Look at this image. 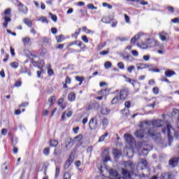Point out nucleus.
<instances>
[{
    "instance_id": "obj_1",
    "label": "nucleus",
    "mask_w": 179,
    "mask_h": 179,
    "mask_svg": "<svg viewBox=\"0 0 179 179\" xmlns=\"http://www.w3.org/2000/svg\"><path fill=\"white\" fill-rule=\"evenodd\" d=\"M163 125H164V122L162 120L143 122L140 124L142 129L137 130L135 132V136L139 139H142V138H145V139L152 138L157 143H163L162 134L156 132V128H160Z\"/></svg>"
},
{
    "instance_id": "obj_2",
    "label": "nucleus",
    "mask_w": 179,
    "mask_h": 179,
    "mask_svg": "<svg viewBox=\"0 0 179 179\" xmlns=\"http://www.w3.org/2000/svg\"><path fill=\"white\" fill-rule=\"evenodd\" d=\"M173 132H174V129L173 128V127H171V124H169V123H166V127L162 129V133L166 134L169 141H171V139L173 138Z\"/></svg>"
},
{
    "instance_id": "obj_3",
    "label": "nucleus",
    "mask_w": 179,
    "mask_h": 179,
    "mask_svg": "<svg viewBox=\"0 0 179 179\" xmlns=\"http://www.w3.org/2000/svg\"><path fill=\"white\" fill-rule=\"evenodd\" d=\"M97 120H99V116L95 115L93 118L90 120L89 122V128L92 130L97 129V127L99 126V122H97Z\"/></svg>"
},
{
    "instance_id": "obj_4",
    "label": "nucleus",
    "mask_w": 179,
    "mask_h": 179,
    "mask_svg": "<svg viewBox=\"0 0 179 179\" xmlns=\"http://www.w3.org/2000/svg\"><path fill=\"white\" fill-rule=\"evenodd\" d=\"M129 94V90L128 88H122L119 91V97L120 100H125Z\"/></svg>"
},
{
    "instance_id": "obj_5",
    "label": "nucleus",
    "mask_w": 179,
    "mask_h": 179,
    "mask_svg": "<svg viewBox=\"0 0 179 179\" xmlns=\"http://www.w3.org/2000/svg\"><path fill=\"white\" fill-rule=\"evenodd\" d=\"M158 36H159L161 41H169V40H170V35L164 31L159 32Z\"/></svg>"
},
{
    "instance_id": "obj_6",
    "label": "nucleus",
    "mask_w": 179,
    "mask_h": 179,
    "mask_svg": "<svg viewBox=\"0 0 179 179\" xmlns=\"http://www.w3.org/2000/svg\"><path fill=\"white\" fill-rule=\"evenodd\" d=\"M124 139L126 142L129 143V145H130L131 146H132V145H134V143H135V139L132 138V136L128 134H124Z\"/></svg>"
},
{
    "instance_id": "obj_7",
    "label": "nucleus",
    "mask_w": 179,
    "mask_h": 179,
    "mask_svg": "<svg viewBox=\"0 0 179 179\" xmlns=\"http://www.w3.org/2000/svg\"><path fill=\"white\" fill-rule=\"evenodd\" d=\"M66 149L69 150L73 146V141L72 138H66L65 142Z\"/></svg>"
},
{
    "instance_id": "obj_8",
    "label": "nucleus",
    "mask_w": 179,
    "mask_h": 179,
    "mask_svg": "<svg viewBox=\"0 0 179 179\" xmlns=\"http://www.w3.org/2000/svg\"><path fill=\"white\" fill-rule=\"evenodd\" d=\"M179 157H173L169 160V166L171 167H176L178 164Z\"/></svg>"
},
{
    "instance_id": "obj_9",
    "label": "nucleus",
    "mask_w": 179,
    "mask_h": 179,
    "mask_svg": "<svg viewBox=\"0 0 179 179\" xmlns=\"http://www.w3.org/2000/svg\"><path fill=\"white\" fill-rule=\"evenodd\" d=\"M19 10L20 12H22V13H24V15H27V12H29L27 7L23 5L22 3H20Z\"/></svg>"
},
{
    "instance_id": "obj_10",
    "label": "nucleus",
    "mask_w": 179,
    "mask_h": 179,
    "mask_svg": "<svg viewBox=\"0 0 179 179\" xmlns=\"http://www.w3.org/2000/svg\"><path fill=\"white\" fill-rule=\"evenodd\" d=\"M72 162H73V158L72 157V155H70L64 164L65 170L69 169V166L72 164Z\"/></svg>"
},
{
    "instance_id": "obj_11",
    "label": "nucleus",
    "mask_w": 179,
    "mask_h": 179,
    "mask_svg": "<svg viewBox=\"0 0 179 179\" xmlns=\"http://www.w3.org/2000/svg\"><path fill=\"white\" fill-rule=\"evenodd\" d=\"M109 174L112 178L110 179H116L120 175L118 174V171L115 169H110L109 171Z\"/></svg>"
},
{
    "instance_id": "obj_12",
    "label": "nucleus",
    "mask_w": 179,
    "mask_h": 179,
    "mask_svg": "<svg viewBox=\"0 0 179 179\" xmlns=\"http://www.w3.org/2000/svg\"><path fill=\"white\" fill-rule=\"evenodd\" d=\"M150 66H152L150 64L140 63L137 64V69H148V68H150Z\"/></svg>"
},
{
    "instance_id": "obj_13",
    "label": "nucleus",
    "mask_w": 179,
    "mask_h": 179,
    "mask_svg": "<svg viewBox=\"0 0 179 179\" xmlns=\"http://www.w3.org/2000/svg\"><path fill=\"white\" fill-rule=\"evenodd\" d=\"M142 36H143V33L139 32L138 34H136L134 37H133L131 39V44H134L136 40H139L141 37H142Z\"/></svg>"
},
{
    "instance_id": "obj_14",
    "label": "nucleus",
    "mask_w": 179,
    "mask_h": 179,
    "mask_svg": "<svg viewBox=\"0 0 179 179\" xmlns=\"http://www.w3.org/2000/svg\"><path fill=\"white\" fill-rule=\"evenodd\" d=\"M68 100L71 102L75 101L76 100V94L73 92H71L68 95Z\"/></svg>"
},
{
    "instance_id": "obj_15",
    "label": "nucleus",
    "mask_w": 179,
    "mask_h": 179,
    "mask_svg": "<svg viewBox=\"0 0 179 179\" xmlns=\"http://www.w3.org/2000/svg\"><path fill=\"white\" fill-rule=\"evenodd\" d=\"M102 157L103 159V162H109V160H110V155H108V151L107 150H105L103 152Z\"/></svg>"
},
{
    "instance_id": "obj_16",
    "label": "nucleus",
    "mask_w": 179,
    "mask_h": 179,
    "mask_svg": "<svg viewBox=\"0 0 179 179\" xmlns=\"http://www.w3.org/2000/svg\"><path fill=\"white\" fill-rule=\"evenodd\" d=\"M152 146L147 145L146 148H143L142 155H143V156H148V153H149V152H150V150H152Z\"/></svg>"
},
{
    "instance_id": "obj_17",
    "label": "nucleus",
    "mask_w": 179,
    "mask_h": 179,
    "mask_svg": "<svg viewBox=\"0 0 179 179\" xmlns=\"http://www.w3.org/2000/svg\"><path fill=\"white\" fill-rule=\"evenodd\" d=\"M99 108H100L99 103H94L88 106V110H99Z\"/></svg>"
},
{
    "instance_id": "obj_18",
    "label": "nucleus",
    "mask_w": 179,
    "mask_h": 179,
    "mask_svg": "<svg viewBox=\"0 0 179 179\" xmlns=\"http://www.w3.org/2000/svg\"><path fill=\"white\" fill-rule=\"evenodd\" d=\"M11 141L13 145V152L15 153V155H16V153L19 152V150L17 149V148L15 147L16 143H17V140L16 138H13Z\"/></svg>"
},
{
    "instance_id": "obj_19",
    "label": "nucleus",
    "mask_w": 179,
    "mask_h": 179,
    "mask_svg": "<svg viewBox=\"0 0 179 179\" xmlns=\"http://www.w3.org/2000/svg\"><path fill=\"white\" fill-rule=\"evenodd\" d=\"M3 20H4V22L3 23V27H8V23L9 22H12V18L9 17H7V16H4L3 17Z\"/></svg>"
},
{
    "instance_id": "obj_20",
    "label": "nucleus",
    "mask_w": 179,
    "mask_h": 179,
    "mask_svg": "<svg viewBox=\"0 0 179 179\" xmlns=\"http://www.w3.org/2000/svg\"><path fill=\"white\" fill-rule=\"evenodd\" d=\"M176 75V71L171 70H166L165 71V76L166 78H171V76H174Z\"/></svg>"
},
{
    "instance_id": "obj_21",
    "label": "nucleus",
    "mask_w": 179,
    "mask_h": 179,
    "mask_svg": "<svg viewBox=\"0 0 179 179\" xmlns=\"http://www.w3.org/2000/svg\"><path fill=\"white\" fill-rule=\"evenodd\" d=\"M101 113L103 115H108V114H110V109H108L106 107L102 106L101 110Z\"/></svg>"
},
{
    "instance_id": "obj_22",
    "label": "nucleus",
    "mask_w": 179,
    "mask_h": 179,
    "mask_svg": "<svg viewBox=\"0 0 179 179\" xmlns=\"http://www.w3.org/2000/svg\"><path fill=\"white\" fill-rule=\"evenodd\" d=\"M171 174H170V173L164 172V173H161L160 178L161 179H171Z\"/></svg>"
},
{
    "instance_id": "obj_23",
    "label": "nucleus",
    "mask_w": 179,
    "mask_h": 179,
    "mask_svg": "<svg viewBox=\"0 0 179 179\" xmlns=\"http://www.w3.org/2000/svg\"><path fill=\"white\" fill-rule=\"evenodd\" d=\"M101 124L103 125V129H106L107 128V127L108 126V124H109L108 119H107V118L102 119L101 120Z\"/></svg>"
},
{
    "instance_id": "obj_24",
    "label": "nucleus",
    "mask_w": 179,
    "mask_h": 179,
    "mask_svg": "<svg viewBox=\"0 0 179 179\" xmlns=\"http://www.w3.org/2000/svg\"><path fill=\"white\" fill-rule=\"evenodd\" d=\"M124 79H126V82L130 83L131 85H132V86L135 87V83H136V81H135V80L131 79L125 76H124Z\"/></svg>"
},
{
    "instance_id": "obj_25",
    "label": "nucleus",
    "mask_w": 179,
    "mask_h": 179,
    "mask_svg": "<svg viewBox=\"0 0 179 179\" xmlns=\"http://www.w3.org/2000/svg\"><path fill=\"white\" fill-rule=\"evenodd\" d=\"M50 146L52 148H57L58 146V141L51 140L50 142Z\"/></svg>"
},
{
    "instance_id": "obj_26",
    "label": "nucleus",
    "mask_w": 179,
    "mask_h": 179,
    "mask_svg": "<svg viewBox=\"0 0 179 179\" xmlns=\"http://www.w3.org/2000/svg\"><path fill=\"white\" fill-rule=\"evenodd\" d=\"M23 22L25 24H27V26H28V27H31V24H32V22L30 20V19L29 18H24L23 20Z\"/></svg>"
},
{
    "instance_id": "obj_27",
    "label": "nucleus",
    "mask_w": 179,
    "mask_h": 179,
    "mask_svg": "<svg viewBox=\"0 0 179 179\" xmlns=\"http://www.w3.org/2000/svg\"><path fill=\"white\" fill-rule=\"evenodd\" d=\"M55 96H52L49 98L48 101L50 103L49 108L54 104V101H55Z\"/></svg>"
},
{
    "instance_id": "obj_28",
    "label": "nucleus",
    "mask_w": 179,
    "mask_h": 179,
    "mask_svg": "<svg viewBox=\"0 0 179 179\" xmlns=\"http://www.w3.org/2000/svg\"><path fill=\"white\" fill-rule=\"evenodd\" d=\"M76 80H77V82H80L78 85L79 86H80L82 83H83V81L85 80V77L76 76Z\"/></svg>"
},
{
    "instance_id": "obj_29",
    "label": "nucleus",
    "mask_w": 179,
    "mask_h": 179,
    "mask_svg": "<svg viewBox=\"0 0 179 179\" xmlns=\"http://www.w3.org/2000/svg\"><path fill=\"white\" fill-rule=\"evenodd\" d=\"M22 43H23L24 45H27V44H29V43H30V37L26 36V37L23 38Z\"/></svg>"
},
{
    "instance_id": "obj_30",
    "label": "nucleus",
    "mask_w": 179,
    "mask_h": 179,
    "mask_svg": "<svg viewBox=\"0 0 179 179\" xmlns=\"http://www.w3.org/2000/svg\"><path fill=\"white\" fill-rule=\"evenodd\" d=\"M56 40L57 43H62L64 40H65V37L64 35H59L56 36Z\"/></svg>"
},
{
    "instance_id": "obj_31",
    "label": "nucleus",
    "mask_w": 179,
    "mask_h": 179,
    "mask_svg": "<svg viewBox=\"0 0 179 179\" xmlns=\"http://www.w3.org/2000/svg\"><path fill=\"white\" fill-rule=\"evenodd\" d=\"M120 100H121L120 99V96H118V95L115 96L111 101L112 104H117V103H118L120 101Z\"/></svg>"
},
{
    "instance_id": "obj_32",
    "label": "nucleus",
    "mask_w": 179,
    "mask_h": 179,
    "mask_svg": "<svg viewBox=\"0 0 179 179\" xmlns=\"http://www.w3.org/2000/svg\"><path fill=\"white\" fill-rule=\"evenodd\" d=\"M137 46L139 47L140 48H142V50H146L149 48V45L145 44V43H142L141 45L138 43Z\"/></svg>"
},
{
    "instance_id": "obj_33",
    "label": "nucleus",
    "mask_w": 179,
    "mask_h": 179,
    "mask_svg": "<svg viewBox=\"0 0 179 179\" xmlns=\"http://www.w3.org/2000/svg\"><path fill=\"white\" fill-rule=\"evenodd\" d=\"M107 136H108V133L106 132V133H105V134L102 135L99 138L98 142H104V139H106V138H107Z\"/></svg>"
},
{
    "instance_id": "obj_34",
    "label": "nucleus",
    "mask_w": 179,
    "mask_h": 179,
    "mask_svg": "<svg viewBox=\"0 0 179 179\" xmlns=\"http://www.w3.org/2000/svg\"><path fill=\"white\" fill-rule=\"evenodd\" d=\"M172 115H178V122H179V110L175 108L172 111Z\"/></svg>"
},
{
    "instance_id": "obj_35",
    "label": "nucleus",
    "mask_w": 179,
    "mask_h": 179,
    "mask_svg": "<svg viewBox=\"0 0 179 179\" xmlns=\"http://www.w3.org/2000/svg\"><path fill=\"white\" fill-rule=\"evenodd\" d=\"M113 66V64H111V62H106L104 63V66L106 69H108V68H111Z\"/></svg>"
},
{
    "instance_id": "obj_36",
    "label": "nucleus",
    "mask_w": 179,
    "mask_h": 179,
    "mask_svg": "<svg viewBox=\"0 0 179 179\" xmlns=\"http://www.w3.org/2000/svg\"><path fill=\"white\" fill-rule=\"evenodd\" d=\"M139 164H143L145 167H148V161L145 159H142Z\"/></svg>"
},
{
    "instance_id": "obj_37",
    "label": "nucleus",
    "mask_w": 179,
    "mask_h": 179,
    "mask_svg": "<svg viewBox=\"0 0 179 179\" xmlns=\"http://www.w3.org/2000/svg\"><path fill=\"white\" fill-rule=\"evenodd\" d=\"M10 66L13 67L14 69H16L19 66V63L17 62H12L10 64Z\"/></svg>"
},
{
    "instance_id": "obj_38",
    "label": "nucleus",
    "mask_w": 179,
    "mask_h": 179,
    "mask_svg": "<svg viewBox=\"0 0 179 179\" xmlns=\"http://www.w3.org/2000/svg\"><path fill=\"white\" fill-rule=\"evenodd\" d=\"M49 15H50V16L51 20H52L53 22H57V16H56L55 15H54V14H52V13H50Z\"/></svg>"
},
{
    "instance_id": "obj_39",
    "label": "nucleus",
    "mask_w": 179,
    "mask_h": 179,
    "mask_svg": "<svg viewBox=\"0 0 179 179\" xmlns=\"http://www.w3.org/2000/svg\"><path fill=\"white\" fill-rule=\"evenodd\" d=\"M43 154L45 155V156H48V155H50V148L49 147L45 148L43 150Z\"/></svg>"
},
{
    "instance_id": "obj_40",
    "label": "nucleus",
    "mask_w": 179,
    "mask_h": 179,
    "mask_svg": "<svg viewBox=\"0 0 179 179\" xmlns=\"http://www.w3.org/2000/svg\"><path fill=\"white\" fill-rule=\"evenodd\" d=\"M77 45L80 47L81 50H83L85 48V43L83 42L78 41V43H77Z\"/></svg>"
},
{
    "instance_id": "obj_41",
    "label": "nucleus",
    "mask_w": 179,
    "mask_h": 179,
    "mask_svg": "<svg viewBox=\"0 0 179 179\" xmlns=\"http://www.w3.org/2000/svg\"><path fill=\"white\" fill-rule=\"evenodd\" d=\"M83 31H85V33H87V34L93 33V31L87 29V27H83Z\"/></svg>"
},
{
    "instance_id": "obj_42",
    "label": "nucleus",
    "mask_w": 179,
    "mask_h": 179,
    "mask_svg": "<svg viewBox=\"0 0 179 179\" xmlns=\"http://www.w3.org/2000/svg\"><path fill=\"white\" fill-rule=\"evenodd\" d=\"M114 155H115V157H116V159H119V157L121 156V152L116 150L114 152Z\"/></svg>"
},
{
    "instance_id": "obj_43",
    "label": "nucleus",
    "mask_w": 179,
    "mask_h": 179,
    "mask_svg": "<svg viewBox=\"0 0 179 179\" xmlns=\"http://www.w3.org/2000/svg\"><path fill=\"white\" fill-rule=\"evenodd\" d=\"M78 41H73V42L70 43L69 44V45L67 46V48H69V47H72V45H78Z\"/></svg>"
},
{
    "instance_id": "obj_44",
    "label": "nucleus",
    "mask_w": 179,
    "mask_h": 179,
    "mask_svg": "<svg viewBox=\"0 0 179 179\" xmlns=\"http://www.w3.org/2000/svg\"><path fill=\"white\" fill-rule=\"evenodd\" d=\"M122 113L123 115H124V117H128V115H129V110H128L127 109L122 110Z\"/></svg>"
},
{
    "instance_id": "obj_45",
    "label": "nucleus",
    "mask_w": 179,
    "mask_h": 179,
    "mask_svg": "<svg viewBox=\"0 0 179 179\" xmlns=\"http://www.w3.org/2000/svg\"><path fill=\"white\" fill-rule=\"evenodd\" d=\"M64 179H71V173L66 172L64 175Z\"/></svg>"
},
{
    "instance_id": "obj_46",
    "label": "nucleus",
    "mask_w": 179,
    "mask_h": 179,
    "mask_svg": "<svg viewBox=\"0 0 179 179\" xmlns=\"http://www.w3.org/2000/svg\"><path fill=\"white\" fill-rule=\"evenodd\" d=\"M152 93H154V94H159V87H155L152 89Z\"/></svg>"
},
{
    "instance_id": "obj_47",
    "label": "nucleus",
    "mask_w": 179,
    "mask_h": 179,
    "mask_svg": "<svg viewBox=\"0 0 179 179\" xmlns=\"http://www.w3.org/2000/svg\"><path fill=\"white\" fill-rule=\"evenodd\" d=\"M110 52V50H103V51H101L99 52V55H107V54H108Z\"/></svg>"
},
{
    "instance_id": "obj_48",
    "label": "nucleus",
    "mask_w": 179,
    "mask_h": 179,
    "mask_svg": "<svg viewBox=\"0 0 179 179\" xmlns=\"http://www.w3.org/2000/svg\"><path fill=\"white\" fill-rule=\"evenodd\" d=\"M81 40H83L84 43H89V39L87 38V36L85 35L81 37Z\"/></svg>"
},
{
    "instance_id": "obj_49",
    "label": "nucleus",
    "mask_w": 179,
    "mask_h": 179,
    "mask_svg": "<svg viewBox=\"0 0 179 179\" xmlns=\"http://www.w3.org/2000/svg\"><path fill=\"white\" fill-rule=\"evenodd\" d=\"M134 69H135V66H130L127 68V71L129 73H132V71H134Z\"/></svg>"
},
{
    "instance_id": "obj_50",
    "label": "nucleus",
    "mask_w": 179,
    "mask_h": 179,
    "mask_svg": "<svg viewBox=\"0 0 179 179\" xmlns=\"http://www.w3.org/2000/svg\"><path fill=\"white\" fill-rule=\"evenodd\" d=\"M42 23H48V21L47 20V18L45 17H42L39 19Z\"/></svg>"
},
{
    "instance_id": "obj_51",
    "label": "nucleus",
    "mask_w": 179,
    "mask_h": 179,
    "mask_svg": "<svg viewBox=\"0 0 179 179\" xmlns=\"http://www.w3.org/2000/svg\"><path fill=\"white\" fill-rule=\"evenodd\" d=\"M117 66L120 69H124V68H125V66H124V63L122 62H119Z\"/></svg>"
},
{
    "instance_id": "obj_52",
    "label": "nucleus",
    "mask_w": 179,
    "mask_h": 179,
    "mask_svg": "<svg viewBox=\"0 0 179 179\" xmlns=\"http://www.w3.org/2000/svg\"><path fill=\"white\" fill-rule=\"evenodd\" d=\"M104 92L106 94L110 93V90L108 89H105V90H101V91L99 92V93H103L104 94Z\"/></svg>"
},
{
    "instance_id": "obj_53",
    "label": "nucleus",
    "mask_w": 179,
    "mask_h": 179,
    "mask_svg": "<svg viewBox=\"0 0 179 179\" xmlns=\"http://www.w3.org/2000/svg\"><path fill=\"white\" fill-rule=\"evenodd\" d=\"M144 61H149L150 59V55H146L143 57Z\"/></svg>"
},
{
    "instance_id": "obj_54",
    "label": "nucleus",
    "mask_w": 179,
    "mask_h": 179,
    "mask_svg": "<svg viewBox=\"0 0 179 179\" xmlns=\"http://www.w3.org/2000/svg\"><path fill=\"white\" fill-rule=\"evenodd\" d=\"M147 41H149L148 44H157L158 43L157 41H152L150 38H148Z\"/></svg>"
},
{
    "instance_id": "obj_55",
    "label": "nucleus",
    "mask_w": 179,
    "mask_h": 179,
    "mask_svg": "<svg viewBox=\"0 0 179 179\" xmlns=\"http://www.w3.org/2000/svg\"><path fill=\"white\" fill-rule=\"evenodd\" d=\"M167 9L169 10V12H171V13H174V8L173 6H169Z\"/></svg>"
},
{
    "instance_id": "obj_56",
    "label": "nucleus",
    "mask_w": 179,
    "mask_h": 179,
    "mask_svg": "<svg viewBox=\"0 0 179 179\" xmlns=\"http://www.w3.org/2000/svg\"><path fill=\"white\" fill-rule=\"evenodd\" d=\"M59 176V167L56 166V171H55V177H58Z\"/></svg>"
},
{
    "instance_id": "obj_57",
    "label": "nucleus",
    "mask_w": 179,
    "mask_h": 179,
    "mask_svg": "<svg viewBox=\"0 0 179 179\" xmlns=\"http://www.w3.org/2000/svg\"><path fill=\"white\" fill-rule=\"evenodd\" d=\"M126 108H129L131 107V101H128L124 103Z\"/></svg>"
},
{
    "instance_id": "obj_58",
    "label": "nucleus",
    "mask_w": 179,
    "mask_h": 179,
    "mask_svg": "<svg viewBox=\"0 0 179 179\" xmlns=\"http://www.w3.org/2000/svg\"><path fill=\"white\" fill-rule=\"evenodd\" d=\"M66 85H71V78L66 77L65 80Z\"/></svg>"
},
{
    "instance_id": "obj_59",
    "label": "nucleus",
    "mask_w": 179,
    "mask_h": 179,
    "mask_svg": "<svg viewBox=\"0 0 179 179\" xmlns=\"http://www.w3.org/2000/svg\"><path fill=\"white\" fill-rule=\"evenodd\" d=\"M11 10L10 8H7L4 10V15H10Z\"/></svg>"
},
{
    "instance_id": "obj_60",
    "label": "nucleus",
    "mask_w": 179,
    "mask_h": 179,
    "mask_svg": "<svg viewBox=\"0 0 179 179\" xmlns=\"http://www.w3.org/2000/svg\"><path fill=\"white\" fill-rule=\"evenodd\" d=\"M131 54L134 57H138V55H139V53L136 50H132Z\"/></svg>"
},
{
    "instance_id": "obj_61",
    "label": "nucleus",
    "mask_w": 179,
    "mask_h": 179,
    "mask_svg": "<svg viewBox=\"0 0 179 179\" xmlns=\"http://www.w3.org/2000/svg\"><path fill=\"white\" fill-rule=\"evenodd\" d=\"M63 103H64V98H60V99L58 100V101H57V104H58L59 106L62 105Z\"/></svg>"
},
{
    "instance_id": "obj_62",
    "label": "nucleus",
    "mask_w": 179,
    "mask_h": 179,
    "mask_svg": "<svg viewBox=\"0 0 179 179\" xmlns=\"http://www.w3.org/2000/svg\"><path fill=\"white\" fill-rule=\"evenodd\" d=\"M171 22L172 23H179V18L178 17H176L174 19L171 20Z\"/></svg>"
},
{
    "instance_id": "obj_63",
    "label": "nucleus",
    "mask_w": 179,
    "mask_h": 179,
    "mask_svg": "<svg viewBox=\"0 0 179 179\" xmlns=\"http://www.w3.org/2000/svg\"><path fill=\"white\" fill-rule=\"evenodd\" d=\"M124 19H125L126 23H129V16H128V15L124 14Z\"/></svg>"
},
{
    "instance_id": "obj_64",
    "label": "nucleus",
    "mask_w": 179,
    "mask_h": 179,
    "mask_svg": "<svg viewBox=\"0 0 179 179\" xmlns=\"http://www.w3.org/2000/svg\"><path fill=\"white\" fill-rule=\"evenodd\" d=\"M29 106V102H23L20 105V107H27Z\"/></svg>"
}]
</instances>
